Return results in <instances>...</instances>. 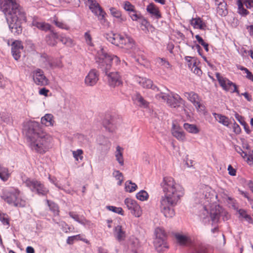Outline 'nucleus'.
I'll list each match as a JSON object with an SVG mask.
<instances>
[{
    "label": "nucleus",
    "instance_id": "57",
    "mask_svg": "<svg viewBox=\"0 0 253 253\" xmlns=\"http://www.w3.org/2000/svg\"><path fill=\"white\" fill-rule=\"evenodd\" d=\"M236 152L239 153L241 156L244 159H246L248 156L247 153L245 152L240 146H237L235 147Z\"/></svg>",
    "mask_w": 253,
    "mask_h": 253
},
{
    "label": "nucleus",
    "instance_id": "39",
    "mask_svg": "<svg viewBox=\"0 0 253 253\" xmlns=\"http://www.w3.org/2000/svg\"><path fill=\"white\" fill-rule=\"evenodd\" d=\"M226 2L225 1L221 3L220 5L217 6V12L219 15L221 16H225L228 14V10L226 7Z\"/></svg>",
    "mask_w": 253,
    "mask_h": 253
},
{
    "label": "nucleus",
    "instance_id": "13",
    "mask_svg": "<svg viewBox=\"0 0 253 253\" xmlns=\"http://www.w3.org/2000/svg\"><path fill=\"white\" fill-rule=\"evenodd\" d=\"M85 3L88 5L91 12L97 17L101 23L105 22L106 13L96 0H85Z\"/></svg>",
    "mask_w": 253,
    "mask_h": 253
},
{
    "label": "nucleus",
    "instance_id": "32",
    "mask_svg": "<svg viewBox=\"0 0 253 253\" xmlns=\"http://www.w3.org/2000/svg\"><path fill=\"white\" fill-rule=\"evenodd\" d=\"M84 38L85 43L88 46V49L91 51L94 50L97 52L98 50L96 49L95 45L92 42V39L89 32H86L84 33Z\"/></svg>",
    "mask_w": 253,
    "mask_h": 253
},
{
    "label": "nucleus",
    "instance_id": "63",
    "mask_svg": "<svg viewBox=\"0 0 253 253\" xmlns=\"http://www.w3.org/2000/svg\"><path fill=\"white\" fill-rule=\"evenodd\" d=\"M246 161L249 165L253 167V150L251 153L248 155Z\"/></svg>",
    "mask_w": 253,
    "mask_h": 253
},
{
    "label": "nucleus",
    "instance_id": "27",
    "mask_svg": "<svg viewBox=\"0 0 253 253\" xmlns=\"http://www.w3.org/2000/svg\"><path fill=\"white\" fill-rule=\"evenodd\" d=\"M190 24L195 29H199L202 30H205L207 28L206 23L200 17L197 16L195 18H192L190 20Z\"/></svg>",
    "mask_w": 253,
    "mask_h": 253
},
{
    "label": "nucleus",
    "instance_id": "22",
    "mask_svg": "<svg viewBox=\"0 0 253 253\" xmlns=\"http://www.w3.org/2000/svg\"><path fill=\"white\" fill-rule=\"evenodd\" d=\"M171 133L179 141H184L185 139V134L182 128L174 123L172 124Z\"/></svg>",
    "mask_w": 253,
    "mask_h": 253
},
{
    "label": "nucleus",
    "instance_id": "19",
    "mask_svg": "<svg viewBox=\"0 0 253 253\" xmlns=\"http://www.w3.org/2000/svg\"><path fill=\"white\" fill-rule=\"evenodd\" d=\"M99 80V73L95 69L91 70L84 79L85 84L87 86H92L96 84Z\"/></svg>",
    "mask_w": 253,
    "mask_h": 253
},
{
    "label": "nucleus",
    "instance_id": "34",
    "mask_svg": "<svg viewBox=\"0 0 253 253\" xmlns=\"http://www.w3.org/2000/svg\"><path fill=\"white\" fill-rule=\"evenodd\" d=\"M133 99L139 103L141 107L146 108L149 106V102L145 100L139 93H136L133 96Z\"/></svg>",
    "mask_w": 253,
    "mask_h": 253
},
{
    "label": "nucleus",
    "instance_id": "59",
    "mask_svg": "<svg viewBox=\"0 0 253 253\" xmlns=\"http://www.w3.org/2000/svg\"><path fill=\"white\" fill-rule=\"evenodd\" d=\"M233 120L234 121V123H233V126H232L233 131L236 134H239L241 132V128L240 126H239V125L236 123L235 120L234 119H233Z\"/></svg>",
    "mask_w": 253,
    "mask_h": 253
},
{
    "label": "nucleus",
    "instance_id": "10",
    "mask_svg": "<svg viewBox=\"0 0 253 253\" xmlns=\"http://www.w3.org/2000/svg\"><path fill=\"white\" fill-rule=\"evenodd\" d=\"M26 186L29 188L31 191L37 194L40 196L46 195L48 190L41 182L34 179L27 178L25 180H23Z\"/></svg>",
    "mask_w": 253,
    "mask_h": 253
},
{
    "label": "nucleus",
    "instance_id": "9",
    "mask_svg": "<svg viewBox=\"0 0 253 253\" xmlns=\"http://www.w3.org/2000/svg\"><path fill=\"white\" fill-rule=\"evenodd\" d=\"M156 238L154 242V246L157 251L163 253L169 248L167 242V234L164 229L161 227H157L155 230Z\"/></svg>",
    "mask_w": 253,
    "mask_h": 253
},
{
    "label": "nucleus",
    "instance_id": "43",
    "mask_svg": "<svg viewBox=\"0 0 253 253\" xmlns=\"http://www.w3.org/2000/svg\"><path fill=\"white\" fill-rule=\"evenodd\" d=\"M10 176V173L7 168H2L0 169V178L3 182L8 180Z\"/></svg>",
    "mask_w": 253,
    "mask_h": 253
},
{
    "label": "nucleus",
    "instance_id": "47",
    "mask_svg": "<svg viewBox=\"0 0 253 253\" xmlns=\"http://www.w3.org/2000/svg\"><path fill=\"white\" fill-rule=\"evenodd\" d=\"M136 197L141 201H144L148 199L149 195L146 191L142 190L136 194Z\"/></svg>",
    "mask_w": 253,
    "mask_h": 253
},
{
    "label": "nucleus",
    "instance_id": "21",
    "mask_svg": "<svg viewBox=\"0 0 253 253\" xmlns=\"http://www.w3.org/2000/svg\"><path fill=\"white\" fill-rule=\"evenodd\" d=\"M167 103L171 108H178L184 103V101L177 94H173L169 96Z\"/></svg>",
    "mask_w": 253,
    "mask_h": 253
},
{
    "label": "nucleus",
    "instance_id": "3",
    "mask_svg": "<svg viewBox=\"0 0 253 253\" xmlns=\"http://www.w3.org/2000/svg\"><path fill=\"white\" fill-rule=\"evenodd\" d=\"M0 11L4 14L11 32L14 35L21 34L22 24L26 21V16L19 0H0Z\"/></svg>",
    "mask_w": 253,
    "mask_h": 253
},
{
    "label": "nucleus",
    "instance_id": "45",
    "mask_svg": "<svg viewBox=\"0 0 253 253\" xmlns=\"http://www.w3.org/2000/svg\"><path fill=\"white\" fill-rule=\"evenodd\" d=\"M237 3L238 7V12L240 15L245 16L247 15L249 13V12L244 7V5L242 0H238Z\"/></svg>",
    "mask_w": 253,
    "mask_h": 253
},
{
    "label": "nucleus",
    "instance_id": "42",
    "mask_svg": "<svg viewBox=\"0 0 253 253\" xmlns=\"http://www.w3.org/2000/svg\"><path fill=\"white\" fill-rule=\"evenodd\" d=\"M156 62L164 69H169L170 68L169 62L165 58L158 57L156 59Z\"/></svg>",
    "mask_w": 253,
    "mask_h": 253
},
{
    "label": "nucleus",
    "instance_id": "17",
    "mask_svg": "<svg viewBox=\"0 0 253 253\" xmlns=\"http://www.w3.org/2000/svg\"><path fill=\"white\" fill-rule=\"evenodd\" d=\"M33 78L34 83L38 85L45 86L48 84V80L45 76L43 71L40 69L33 72Z\"/></svg>",
    "mask_w": 253,
    "mask_h": 253
},
{
    "label": "nucleus",
    "instance_id": "61",
    "mask_svg": "<svg viewBox=\"0 0 253 253\" xmlns=\"http://www.w3.org/2000/svg\"><path fill=\"white\" fill-rule=\"evenodd\" d=\"M192 68H194L193 72L195 74L200 76L202 74V71L201 69L196 66V62L193 63ZM192 70L193 69H192Z\"/></svg>",
    "mask_w": 253,
    "mask_h": 253
},
{
    "label": "nucleus",
    "instance_id": "48",
    "mask_svg": "<svg viewBox=\"0 0 253 253\" xmlns=\"http://www.w3.org/2000/svg\"><path fill=\"white\" fill-rule=\"evenodd\" d=\"M58 41H60L63 44L67 45V46L72 45L73 43V41L70 38L65 36L63 34L60 35Z\"/></svg>",
    "mask_w": 253,
    "mask_h": 253
},
{
    "label": "nucleus",
    "instance_id": "31",
    "mask_svg": "<svg viewBox=\"0 0 253 253\" xmlns=\"http://www.w3.org/2000/svg\"><path fill=\"white\" fill-rule=\"evenodd\" d=\"M111 14L118 19V22L122 23L126 20V16H123L121 11L115 7H111L110 9Z\"/></svg>",
    "mask_w": 253,
    "mask_h": 253
},
{
    "label": "nucleus",
    "instance_id": "12",
    "mask_svg": "<svg viewBox=\"0 0 253 253\" xmlns=\"http://www.w3.org/2000/svg\"><path fill=\"white\" fill-rule=\"evenodd\" d=\"M85 3L88 5L91 12L97 17L101 23L105 22L106 13L96 0H85Z\"/></svg>",
    "mask_w": 253,
    "mask_h": 253
},
{
    "label": "nucleus",
    "instance_id": "26",
    "mask_svg": "<svg viewBox=\"0 0 253 253\" xmlns=\"http://www.w3.org/2000/svg\"><path fill=\"white\" fill-rule=\"evenodd\" d=\"M59 38L60 34L52 29L50 31L49 34L46 36V41L48 45L54 46L57 44Z\"/></svg>",
    "mask_w": 253,
    "mask_h": 253
},
{
    "label": "nucleus",
    "instance_id": "33",
    "mask_svg": "<svg viewBox=\"0 0 253 253\" xmlns=\"http://www.w3.org/2000/svg\"><path fill=\"white\" fill-rule=\"evenodd\" d=\"M41 123L46 126H53L54 123L53 116L51 114H46L42 117Z\"/></svg>",
    "mask_w": 253,
    "mask_h": 253
},
{
    "label": "nucleus",
    "instance_id": "54",
    "mask_svg": "<svg viewBox=\"0 0 253 253\" xmlns=\"http://www.w3.org/2000/svg\"><path fill=\"white\" fill-rule=\"evenodd\" d=\"M169 95L162 92H160V93L156 94L155 95V97L157 100H162L164 101L168 102V100L169 98Z\"/></svg>",
    "mask_w": 253,
    "mask_h": 253
},
{
    "label": "nucleus",
    "instance_id": "1",
    "mask_svg": "<svg viewBox=\"0 0 253 253\" xmlns=\"http://www.w3.org/2000/svg\"><path fill=\"white\" fill-rule=\"evenodd\" d=\"M161 186L165 195L160 200V210L166 217L171 218L175 215L174 207L184 194L183 187L170 176L163 178Z\"/></svg>",
    "mask_w": 253,
    "mask_h": 253
},
{
    "label": "nucleus",
    "instance_id": "41",
    "mask_svg": "<svg viewBox=\"0 0 253 253\" xmlns=\"http://www.w3.org/2000/svg\"><path fill=\"white\" fill-rule=\"evenodd\" d=\"M125 190L126 192H132L137 188V185L133 183L131 180H127L125 182Z\"/></svg>",
    "mask_w": 253,
    "mask_h": 253
},
{
    "label": "nucleus",
    "instance_id": "40",
    "mask_svg": "<svg viewBox=\"0 0 253 253\" xmlns=\"http://www.w3.org/2000/svg\"><path fill=\"white\" fill-rule=\"evenodd\" d=\"M35 26L41 30L47 32H49L52 30V26L50 24L45 22H37L35 24Z\"/></svg>",
    "mask_w": 253,
    "mask_h": 253
},
{
    "label": "nucleus",
    "instance_id": "53",
    "mask_svg": "<svg viewBox=\"0 0 253 253\" xmlns=\"http://www.w3.org/2000/svg\"><path fill=\"white\" fill-rule=\"evenodd\" d=\"M83 151L82 149H78L76 151H73V157L76 161L82 160L83 159Z\"/></svg>",
    "mask_w": 253,
    "mask_h": 253
},
{
    "label": "nucleus",
    "instance_id": "51",
    "mask_svg": "<svg viewBox=\"0 0 253 253\" xmlns=\"http://www.w3.org/2000/svg\"><path fill=\"white\" fill-rule=\"evenodd\" d=\"M0 221L3 225L9 226V219L6 213L0 212Z\"/></svg>",
    "mask_w": 253,
    "mask_h": 253
},
{
    "label": "nucleus",
    "instance_id": "28",
    "mask_svg": "<svg viewBox=\"0 0 253 253\" xmlns=\"http://www.w3.org/2000/svg\"><path fill=\"white\" fill-rule=\"evenodd\" d=\"M114 117H110L109 119L105 118L103 121V125L109 132H113L116 128V124Z\"/></svg>",
    "mask_w": 253,
    "mask_h": 253
},
{
    "label": "nucleus",
    "instance_id": "2",
    "mask_svg": "<svg viewBox=\"0 0 253 253\" xmlns=\"http://www.w3.org/2000/svg\"><path fill=\"white\" fill-rule=\"evenodd\" d=\"M23 127L31 150L40 154L45 153L50 147V135L43 130L39 123L35 121H28Z\"/></svg>",
    "mask_w": 253,
    "mask_h": 253
},
{
    "label": "nucleus",
    "instance_id": "52",
    "mask_svg": "<svg viewBox=\"0 0 253 253\" xmlns=\"http://www.w3.org/2000/svg\"><path fill=\"white\" fill-rule=\"evenodd\" d=\"M124 8L126 11L130 13L135 11V6L128 1H126L124 2Z\"/></svg>",
    "mask_w": 253,
    "mask_h": 253
},
{
    "label": "nucleus",
    "instance_id": "29",
    "mask_svg": "<svg viewBox=\"0 0 253 253\" xmlns=\"http://www.w3.org/2000/svg\"><path fill=\"white\" fill-rule=\"evenodd\" d=\"M114 234L116 238L119 241L124 240L126 237V232L123 230L122 226L120 225L114 227Z\"/></svg>",
    "mask_w": 253,
    "mask_h": 253
},
{
    "label": "nucleus",
    "instance_id": "37",
    "mask_svg": "<svg viewBox=\"0 0 253 253\" xmlns=\"http://www.w3.org/2000/svg\"><path fill=\"white\" fill-rule=\"evenodd\" d=\"M123 150V149L122 147H121L120 146H118L116 147V151L115 153V157L116 158V160L121 166H123L124 164V158L123 156V153L122 152Z\"/></svg>",
    "mask_w": 253,
    "mask_h": 253
},
{
    "label": "nucleus",
    "instance_id": "14",
    "mask_svg": "<svg viewBox=\"0 0 253 253\" xmlns=\"http://www.w3.org/2000/svg\"><path fill=\"white\" fill-rule=\"evenodd\" d=\"M215 77L219 85L222 89L226 91H230L231 93H237L239 95V91L237 85L225 77L222 76L219 73L215 74Z\"/></svg>",
    "mask_w": 253,
    "mask_h": 253
},
{
    "label": "nucleus",
    "instance_id": "8",
    "mask_svg": "<svg viewBox=\"0 0 253 253\" xmlns=\"http://www.w3.org/2000/svg\"><path fill=\"white\" fill-rule=\"evenodd\" d=\"M175 238L177 243L181 246L189 247L191 253H206V250L199 244L194 243L188 236L180 233H176Z\"/></svg>",
    "mask_w": 253,
    "mask_h": 253
},
{
    "label": "nucleus",
    "instance_id": "16",
    "mask_svg": "<svg viewBox=\"0 0 253 253\" xmlns=\"http://www.w3.org/2000/svg\"><path fill=\"white\" fill-rule=\"evenodd\" d=\"M125 204L132 214L138 217L141 216V208L135 200L130 198H126L125 200Z\"/></svg>",
    "mask_w": 253,
    "mask_h": 253
},
{
    "label": "nucleus",
    "instance_id": "35",
    "mask_svg": "<svg viewBox=\"0 0 253 253\" xmlns=\"http://www.w3.org/2000/svg\"><path fill=\"white\" fill-rule=\"evenodd\" d=\"M184 128L189 133L198 134L200 132V129L195 124H191L185 123L183 125Z\"/></svg>",
    "mask_w": 253,
    "mask_h": 253
},
{
    "label": "nucleus",
    "instance_id": "24",
    "mask_svg": "<svg viewBox=\"0 0 253 253\" xmlns=\"http://www.w3.org/2000/svg\"><path fill=\"white\" fill-rule=\"evenodd\" d=\"M69 215L75 221L84 226L89 227L91 225V222L87 220L83 215L80 216L74 211L69 212Z\"/></svg>",
    "mask_w": 253,
    "mask_h": 253
},
{
    "label": "nucleus",
    "instance_id": "56",
    "mask_svg": "<svg viewBox=\"0 0 253 253\" xmlns=\"http://www.w3.org/2000/svg\"><path fill=\"white\" fill-rule=\"evenodd\" d=\"M48 179L49 181L54 184L57 188H58L59 189L64 190L63 187H62L60 184H59L57 182V179L55 177H51L50 175H49L48 176Z\"/></svg>",
    "mask_w": 253,
    "mask_h": 253
},
{
    "label": "nucleus",
    "instance_id": "7",
    "mask_svg": "<svg viewBox=\"0 0 253 253\" xmlns=\"http://www.w3.org/2000/svg\"><path fill=\"white\" fill-rule=\"evenodd\" d=\"M106 40L112 44L124 48L128 51L133 50L135 48V42L134 40L128 36H123L119 34L113 33L105 35Z\"/></svg>",
    "mask_w": 253,
    "mask_h": 253
},
{
    "label": "nucleus",
    "instance_id": "58",
    "mask_svg": "<svg viewBox=\"0 0 253 253\" xmlns=\"http://www.w3.org/2000/svg\"><path fill=\"white\" fill-rule=\"evenodd\" d=\"M78 139L79 141L82 144H85L88 142L87 137L82 134H78Z\"/></svg>",
    "mask_w": 253,
    "mask_h": 253
},
{
    "label": "nucleus",
    "instance_id": "15",
    "mask_svg": "<svg viewBox=\"0 0 253 253\" xmlns=\"http://www.w3.org/2000/svg\"><path fill=\"white\" fill-rule=\"evenodd\" d=\"M101 71L107 76L110 86L115 87L122 84V77L119 72H113L111 70H101Z\"/></svg>",
    "mask_w": 253,
    "mask_h": 253
},
{
    "label": "nucleus",
    "instance_id": "60",
    "mask_svg": "<svg viewBox=\"0 0 253 253\" xmlns=\"http://www.w3.org/2000/svg\"><path fill=\"white\" fill-rule=\"evenodd\" d=\"M196 110L197 112L205 114L206 113V107L204 105L202 104L201 103L195 106Z\"/></svg>",
    "mask_w": 253,
    "mask_h": 253
},
{
    "label": "nucleus",
    "instance_id": "38",
    "mask_svg": "<svg viewBox=\"0 0 253 253\" xmlns=\"http://www.w3.org/2000/svg\"><path fill=\"white\" fill-rule=\"evenodd\" d=\"M184 96L192 104L196 100H199L200 98L199 95L194 91L186 92L184 93Z\"/></svg>",
    "mask_w": 253,
    "mask_h": 253
},
{
    "label": "nucleus",
    "instance_id": "64",
    "mask_svg": "<svg viewBox=\"0 0 253 253\" xmlns=\"http://www.w3.org/2000/svg\"><path fill=\"white\" fill-rule=\"evenodd\" d=\"M113 174L117 180H119L121 179V178H123V173L121 172L119 170H115Z\"/></svg>",
    "mask_w": 253,
    "mask_h": 253
},
{
    "label": "nucleus",
    "instance_id": "20",
    "mask_svg": "<svg viewBox=\"0 0 253 253\" xmlns=\"http://www.w3.org/2000/svg\"><path fill=\"white\" fill-rule=\"evenodd\" d=\"M23 49L22 42L15 41L11 44V53L15 60L18 61L21 57V53Z\"/></svg>",
    "mask_w": 253,
    "mask_h": 253
},
{
    "label": "nucleus",
    "instance_id": "55",
    "mask_svg": "<svg viewBox=\"0 0 253 253\" xmlns=\"http://www.w3.org/2000/svg\"><path fill=\"white\" fill-rule=\"evenodd\" d=\"M97 142L100 145H107L108 140L104 136L100 135L97 137Z\"/></svg>",
    "mask_w": 253,
    "mask_h": 253
},
{
    "label": "nucleus",
    "instance_id": "23",
    "mask_svg": "<svg viewBox=\"0 0 253 253\" xmlns=\"http://www.w3.org/2000/svg\"><path fill=\"white\" fill-rule=\"evenodd\" d=\"M41 58L43 66L47 69H54L55 66L58 65L55 64L54 58L45 53L42 54Z\"/></svg>",
    "mask_w": 253,
    "mask_h": 253
},
{
    "label": "nucleus",
    "instance_id": "4",
    "mask_svg": "<svg viewBox=\"0 0 253 253\" xmlns=\"http://www.w3.org/2000/svg\"><path fill=\"white\" fill-rule=\"evenodd\" d=\"M200 200L198 201L199 203V211H198L197 214L200 217L201 220L204 224H206L211 220L212 226L214 227L211 229L212 233H215L218 232V226L216 224L218 223L220 217L221 215L222 209L219 206H215L214 209H212L210 212V215L204 205L205 201L208 199L207 195L204 193H200L199 194Z\"/></svg>",
    "mask_w": 253,
    "mask_h": 253
},
{
    "label": "nucleus",
    "instance_id": "50",
    "mask_svg": "<svg viewBox=\"0 0 253 253\" xmlns=\"http://www.w3.org/2000/svg\"><path fill=\"white\" fill-rule=\"evenodd\" d=\"M128 14L131 20L134 21H137L142 18L141 14L136 10L135 12H129Z\"/></svg>",
    "mask_w": 253,
    "mask_h": 253
},
{
    "label": "nucleus",
    "instance_id": "25",
    "mask_svg": "<svg viewBox=\"0 0 253 253\" xmlns=\"http://www.w3.org/2000/svg\"><path fill=\"white\" fill-rule=\"evenodd\" d=\"M146 10L153 19L158 20L162 17L159 8L153 3H151L147 6Z\"/></svg>",
    "mask_w": 253,
    "mask_h": 253
},
{
    "label": "nucleus",
    "instance_id": "6",
    "mask_svg": "<svg viewBox=\"0 0 253 253\" xmlns=\"http://www.w3.org/2000/svg\"><path fill=\"white\" fill-rule=\"evenodd\" d=\"M95 59L98 68L101 70H111L112 64L118 66L121 63V60L117 56L107 53L102 46H99V49L97 51Z\"/></svg>",
    "mask_w": 253,
    "mask_h": 253
},
{
    "label": "nucleus",
    "instance_id": "36",
    "mask_svg": "<svg viewBox=\"0 0 253 253\" xmlns=\"http://www.w3.org/2000/svg\"><path fill=\"white\" fill-rule=\"evenodd\" d=\"M51 21L53 24H54L56 27L60 29L66 30H68L70 29V27L68 25H67L63 21L59 20L56 16L53 17Z\"/></svg>",
    "mask_w": 253,
    "mask_h": 253
},
{
    "label": "nucleus",
    "instance_id": "44",
    "mask_svg": "<svg viewBox=\"0 0 253 253\" xmlns=\"http://www.w3.org/2000/svg\"><path fill=\"white\" fill-rule=\"evenodd\" d=\"M47 203L50 210L53 212V214L55 215H58L59 211L58 205L48 200H47Z\"/></svg>",
    "mask_w": 253,
    "mask_h": 253
},
{
    "label": "nucleus",
    "instance_id": "11",
    "mask_svg": "<svg viewBox=\"0 0 253 253\" xmlns=\"http://www.w3.org/2000/svg\"><path fill=\"white\" fill-rule=\"evenodd\" d=\"M85 3L88 5L91 12L97 17L101 23L105 22L106 13L96 0H85Z\"/></svg>",
    "mask_w": 253,
    "mask_h": 253
},
{
    "label": "nucleus",
    "instance_id": "18",
    "mask_svg": "<svg viewBox=\"0 0 253 253\" xmlns=\"http://www.w3.org/2000/svg\"><path fill=\"white\" fill-rule=\"evenodd\" d=\"M135 80L143 88H151L155 91H160L158 87L154 85L153 81L149 79L136 76L135 77Z\"/></svg>",
    "mask_w": 253,
    "mask_h": 253
},
{
    "label": "nucleus",
    "instance_id": "49",
    "mask_svg": "<svg viewBox=\"0 0 253 253\" xmlns=\"http://www.w3.org/2000/svg\"><path fill=\"white\" fill-rule=\"evenodd\" d=\"M106 209L115 213H118L122 215H124V211L121 207H116L113 206H106Z\"/></svg>",
    "mask_w": 253,
    "mask_h": 253
},
{
    "label": "nucleus",
    "instance_id": "46",
    "mask_svg": "<svg viewBox=\"0 0 253 253\" xmlns=\"http://www.w3.org/2000/svg\"><path fill=\"white\" fill-rule=\"evenodd\" d=\"M0 119L1 121L6 124H9L11 122L10 114L6 112L0 113Z\"/></svg>",
    "mask_w": 253,
    "mask_h": 253
},
{
    "label": "nucleus",
    "instance_id": "30",
    "mask_svg": "<svg viewBox=\"0 0 253 253\" xmlns=\"http://www.w3.org/2000/svg\"><path fill=\"white\" fill-rule=\"evenodd\" d=\"M212 115L219 123L227 127L229 126L230 122L227 117L216 113H212Z\"/></svg>",
    "mask_w": 253,
    "mask_h": 253
},
{
    "label": "nucleus",
    "instance_id": "5",
    "mask_svg": "<svg viewBox=\"0 0 253 253\" xmlns=\"http://www.w3.org/2000/svg\"><path fill=\"white\" fill-rule=\"evenodd\" d=\"M0 198L8 205L15 207L23 208L27 204L26 200L21 196L20 191L13 187L3 189Z\"/></svg>",
    "mask_w": 253,
    "mask_h": 253
},
{
    "label": "nucleus",
    "instance_id": "62",
    "mask_svg": "<svg viewBox=\"0 0 253 253\" xmlns=\"http://www.w3.org/2000/svg\"><path fill=\"white\" fill-rule=\"evenodd\" d=\"M234 116L235 118L241 125H244L245 124V123H246V122L245 121L244 118L243 116L239 115L237 112H235Z\"/></svg>",
    "mask_w": 253,
    "mask_h": 253
}]
</instances>
